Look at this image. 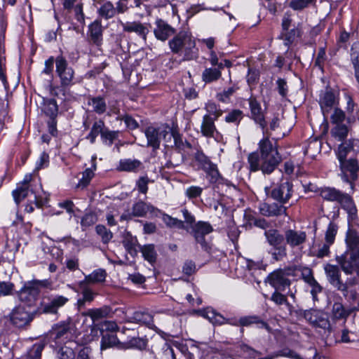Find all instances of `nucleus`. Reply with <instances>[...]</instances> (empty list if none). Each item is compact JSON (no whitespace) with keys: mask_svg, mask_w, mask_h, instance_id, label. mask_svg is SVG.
Listing matches in <instances>:
<instances>
[{"mask_svg":"<svg viewBox=\"0 0 359 359\" xmlns=\"http://www.w3.org/2000/svg\"><path fill=\"white\" fill-rule=\"evenodd\" d=\"M169 47L172 53L183 56V60H191L198 56V49L191 34L181 31L169 41Z\"/></svg>","mask_w":359,"mask_h":359,"instance_id":"obj_1","label":"nucleus"},{"mask_svg":"<svg viewBox=\"0 0 359 359\" xmlns=\"http://www.w3.org/2000/svg\"><path fill=\"white\" fill-rule=\"evenodd\" d=\"M261 152V170L264 174L271 173L281 161L276 148L273 147L269 137L259 142Z\"/></svg>","mask_w":359,"mask_h":359,"instance_id":"obj_2","label":"nucleus"},{"mask_svg":"<svg viewBox=\"0 0 359 359\" xmlns=\"http://www.w3.org/2000/svg\"><path fill=\"white\" fill-rule=\"evenodd\" d=\"M325 272L329 278L330 283L338 290L341 291L346 298L355 300L358 294L354 290H348L346 283H342L340 279V271L337 266L327 264L325 267Z\"/></svg>","mask_w":359,"mask_h":359,"instance_id":"obj_3","label":"nucleus"},{"mask_svg":"<svg viewBox=\"0 0 359 359\" xmlns=\"http://www.w3.org/2000/svg\"><path fill=\"white\" fill-rule=\"evenodd\" d=\"M295 271L296 270L291 267L276 270L267 277L268 282L276 291H283L290 286L289 277L293 276Z\"/></svg>","mask_w":359,"mask_h":359,"instance_id":"obj_4","label":"nucleus"},{"mask_svg":"<svg viewBox=\"0 0 359 359\" xmlns=\"http://www.w3.org/2000/svg\"><path fill=\"white\" fill-rule=\"evenodd\" d=\"M55 67V72L60 79L62 86L69 87L74 83V70L69 66L67 60L64 57L58 56L56 57Z\"/></svg>","mask_w":359,"mask_h":359,"instance_id":"obj_5","label":"nucleus"},{"mask_svg":"<svg viewBox=\"0 0 359 359\" xmlns=\"http://www.w3.org/2000/svg\"><path fill=\"white\" fill-rule=\"evenodd\" d=\"M340 162L341 169L342 180L350 184L351 188L353 187V182L358 178V172L359 171V165L358 161L355 158L348 160L338 158Z\"/></svg>","mask_w":359,"mask_h":359,"instance_id":"obj_6","label":"nucleus"},{"mask_svg":"<svg viewBox=\"0 0 359 359\" xmlns=\"http://www.w3.org/2000/svg\"><path fill=\"white\" fill-rule=\"evenodd\" d=\"M337 261L346 273H355L359 276V255L346 250L341 256L337 257Z\"/></svg>","mask_w":359,"mask_h":359,"instance_id":"obj_7","label":"nucleus"},{"mask_svg":"<svg viewBox=\"0 0 359 359\" xmlns=\"http://www.w3.org/2000/svg\"><path fill=\"white\" fill-rule=\"evenodd\" d=\"M213 231L212 225L207 222L200 221L192 226V234L197 243L202 249L208 251L210 249L209 243L205 240V236Z\"/></svg>","mask_w":359,"mask_h":359,"instance_id":"obj_8","label":"nucleus"},{"mask_svg":"<svg viewBox=\"0 0 359 359\" xmlns=\"http://www.w3.org/2000/svg\"><path fill=\"white\" fill-rule=\"evenodd\" d=\"M319 104L325 118L338 104V100L328 85L326 86V90L320 95Z\"/></svg>","mask_w":359,"mask_h":359,"instance_id":"obj_9","label":"nucleus"},{"mask_svg":"<svg viewBox=\"0 0 359 359\" xmlns=\"http://www.w3.org/2000/svg\"><path fill=\"white\" fill-rule=\"evenodd\" d=\"M330 333V324L327 313L321 311H316V338L317 334L320 337L323 344H326L325 339Z\"/></svg>","mask_w":359,"mask_h":359,"instance_id":"obj_10","label":"nucleus"},{"mask_svg":"<svg viewBox=\"0 0 359 359\" xmlns=\"http://www.w3.org/2000/svg\"><path fill=\"white\" fill-rule=\"evenodd\" d=\"M50 337L57 345L66 342H69L70 345L74 344L71 341L72 334L69 324H62L53 327L50 331Z\"/></svg>","mask_w":359,"mask_h":359,"instance_id":"obj_11","label":"nucleus"},{"mask_svg":"<svg viewBox=\"0 0 359 359\" xmlns=\"http://www.w3.org/2000/svg\"><path fill=\"white\" fill-rule=\"evenodd\" d=\"M11 323L17 327H23L29 324L33 317L25 307H15L9 315Z\"/></svg>","mask_w":359,"mask_h":359,"instance_id":"obj_12","label":"nucleus"},{"mask_svg":"<svg viewBox=\"0 0 359 359\" xmlns=\"http://www.w3.org/2000/svg\"><path fill=\"white\" fill-rule=\"evenodd\" d=\"M292 185L290 182H281L279 185L273 188L270 196L273 199L281 203H285L292 196Z\"/></svg>","mask_w":359,"mask_h":359,"instance_id":"obj_13","label":"nucleus"},{"mask_svg":"<svg viewBox=\"0 0 359 359\" xmlns=\"http://www.w3.org/2000/svg\"><path fill=\"white\" fill-rule=\"evenodd\" d=\"M163 128H155L149 126L145 129L144 134L147 140V146L151 147L153 149H159L162 135L172 136L168 134L166 131H162Z\"/></svg>","mask_w":359,"mask_h":359,"instance_id":"obj_14","label":"nucleus"},{"mask_svg":"<svg viewBox=\"0 0 359 359\" xmlns=\"http://www.w3.org/2000/svg\"><path fill=\"white\" fill-rule=\"evenodd\" d=\"M123 30L128 33H135L139 37L146 40L147 36L149 32V27L147 23H142L140 21L121 22Z\"/></svg>","mask_w":359,"mask_h":359,"instance_id":"obj_15","label":"nucleus"},{"mask_svg":"<svg viewBox=\"0 0 359 359\" xmlns=\"http://www.w3.org/2000/svg\"><path fill=\"white\" fill-rule=\"evenodd\" d=\"M39 293L38 287L34 283H29L20 290L18 292V298L20 302L30 306L36 301Z\"/></svg>","mask_w":359,"mask_h":359,"instance_id":"obj_16","label":"nucleus"},{"mask_svg":"<svg viewBox=\"0 0 359 359\" xmlns=\"http://www.w3.org/2000/svg\"><path fill=\"white\" fill-rule=\"evenodd\" d=\"M155 25L154 33L158 40L165 41L175 33V29L162 19H157Z\"/></svg>","mask_w":359,"mask_h":359,"instance_id":"obj_17","label":"nucleus"},{"mask_svg":"<svg viewBox=\"0 0 359 359\" xmlns=\"http://www.w3.org/2000/svg\"><path fill=\"white\" fill-rule=\"evenodd\" d=\"M248 102L252 118L257 124L259 125V126L263 130V132H264L266 127V123L265 121L264 116L262 112L260 104L258 102L256 98L252 96L249 98Z\"/></svg>","mask_w":359,"mask_h":359,"instance_id":"obj_18","label":"nucleus"},{"mask_svg":"<svg viewBox=\"0 0 359 359\" xmlns=\"http://www.w3.org/2000/svg\"><path fill=\"white\" fill-rule=\"evenodd\" d=\"M126 321L144 325L149 328L155 327L154 324L153 316L145 311H137L131 316H128Z\"/></svg>","mask_w":359,"mask_h":359,"instance_id":"obj_19","label":"nucleus"},{"mask_svg":"<svg viewBox=\"0 0 359 359\" xmlns=\"http://www.w3.org/2000/svg\"><path fill=\"white\" fill-rule=\"evenodd\" d=\"M93 6L97 8L100 16L105 20L113 18L116 14V8L109 1L93 0Z\"/></svg>","mask_w":359,"mask_h":359,"instance_id":"obj_20","label":"nucleus"},{"mask_svg":"<svg viewBox=\"0 0 359 359\" xmlns=\"http://www.w3.org/2000/svg\"><path fill=\"white\" fill-rule=\"evenodd\" d=\"M217 119L212 118L209 115H204L203 116L201 125V133L203 136L207 138H215L218 134V131L215 124Z\"/></svg>","mask_w":359,"mask_h":359,"instance_id":"obj_21","label":"nucleus"},{"mask_svg":"<svg viewBox=\"0 0 359 359\" xmlns=\"http://www.w3.org/2000/svg\"><path fill=\"white\" fill-rule=\"evenodd\" d=\"M346 251L359 255V233L348 228L346 234Z\"/></svg>","mask_w":359,"mask_h":359,"instance_id":"obj_22","label":"nucleus"},{"mask_svg":"<svg viewBox=\"0 0 359 359\" xmlns=\"http://www.w3.org/2000/svg\"><path fill=\"white\" fill-rule=\"evenodd\" d=\"M260 213L266 217H274L285 214L286 208L282 205H278L276 203H264L259 205Z\"/></svg>","mask_w":359,"mask_h":359,"instance_id":"obj_23","label":"nucleus"},{"mask_svg":"<svg viewBox=\"0 0 359 359\" xmlns=\"http://www.w3.org/2000/svg\"><path fill=\"white\" fill-rule=\"evenodd\" d=\"M31 175H27L23 182L18 184L17 188L12 191V195L16 205H18L28 196L29 193V182L31 180Z\"/></svg>","mask_w":359,"mask_h":359,"instance_id":"obj_24","label":"nucleus"},{"mask_svg":"<svg viewBox=\"0 0 359 359\" xmlns=\"http://www.w3.org/2000/svg\"><path fill=\"white\" fill-rule=\"evenodd\" d=\"M143 168V163L140 160L124 158L119 161L117 169L123 172H137Z\"/></svg>","mask_w":359,"mask_h":359,"instance_id":"obj_25","label":"nucleus"},{"mask_svg":"<svg viewBox=\"0 0 359 359\" xmlns=\"http://www.w3.org/2000/svg\"><path fill=\"white\" fill-rule=\"evenodd\" d=\"M306 235L304 231L289 229L285 233L286 243L292 248L299 246L306 241Z\"/></svg>","mask_w":359,"mask_h":359,"instance_id":"obj_26","label":"nucleus"},{"mask_svg":"<svg viewBox=\"0 0 359 359\" xmlns=\"http://www.w3.org/2000/svg\"><path fill=\"white\" fill-rule=\"evenodd\" d=\"M102 26L99 20H95L88 26L90 41L97 46L102 43Z\"/></svg>","mask_w":359,"mask_h":359,"instance_id":"obj_27","label":"nucleus"},{"mask_svg":"<svg viewBox=\"0 0 359 359\" xmlns=\"http://www.w3.org/2000/svg\"><path fill=\"white\" fill-rule=\"evenodd\" d=\"M111 313V309L109 306H104L98 309H88L86 311L82 312L81 315L85 317H90L94 324L96 321L109 317Z\"/></svg>","mask_w":359,"mask_h":359,"instance_id":"obj_28","label":"nucleus"},{"mask_svg":"<svg viewBox=\"0 0 359 359\" xmlns=\"http://www.w3.org/2000/svg\"><path fill=\"white\" fill-rule=\"evenodd\" d=\"M69 301L64 296H55L50 299L48 303L43 306V311L47 313H56L58 309L63 306Z\"/></svg>","mask_w":359,"mask_h":359,"instance_id":"obj_29","label":"nucleus"},{"mask_svg":"<svg viewBox=\"0 0 359 359\" xmlns=\"http://www.w3.org/2000/svg\"><path fill=\"white\" fill-rule=\"evenodd\" d=\"M351 151L359 152V140H350L348 142L341 143L338 148L337 158L344 159L346 158L348 153Z\"/></svg>","mask_w":359,"mask_h":359,"instance_id":"obj_30","label":"nucleus"},{"mask_svg":"<svg viewBox=\"0 0 359 359\" xmlns=\"http://www.w3.org/2000/svg\"><path fill=\"white\" fill-rule=\"evenodd\" d=\"M87 104L91 110L97 114H102L107 110V103L103 97L89 96L87 98Z\"/></svg>","mask_w":359,"mask_h":359,"instance_id":"obj_31","label":"nucleus"},{"mask_svg":"<svg viewBox=\"0 0 359 359\" xmlns=\"http://www.w3.org/2000/svg\"><path fill=\"white\" fill-rule=\"evenodd\" d=\"M292 268L296 270L294 274H293L294 277L299 276V274H301L303 280L311 286L310 292L313 296V298L314 299V278L313 276L312 269L305 266Z\"/></svg>","mask_w":359,"mask_h":359,"instance_id":"obj_32","label":"nucleus"},{"mask_svg":"<svg viewBox=\"0 0 359 359\" xmlns=\"http://www.w3.org/2000/svg\"><path fill=\"white\" fill-rule=\"evenodd\" d=\"M123 343H121L118 339L115 333H103L101 339V348L107 349L109 348L116 347L123 348Z\"/></svg>","mask_w":359,"mask_h":359,"instance_id":"obj_33","label":"nucleus"},{"mask_svg":"<svg viewBox=\"0 0 359 359\" xmlns=\"http://www.w3.org/2000/svg\"><path fill=\"white\" fill-rule=\"evenodd\" d=\"M241 327H249L252 325H257L259 328L268 329L269 325L258 316H245L240 318Z\"/></svg>","mask_w":359,"mask_h":359,"instance_id":"obj_34","label":"nucleus"},{"mask_svg":"<svg viewBox=\"0 0 359 359\" xmlns=\"http://www.w3.org/2000/svg\"><path fill=\"white\" fill-rule=\"evenodd\" d=\"M107 273L105 270L98 269L93 271L90 274L85 276V280L81 283L82 285L84 282L86 283H101L105 280Z\"/></svg>","mask_w":359,"mask_h":359,"instance_id":"obj_35","label":"nucleus"},{"mask_svg":"<svg viewBox=\"0 0 359 359\" xmlns=\"http://www.w3.org/2000/svg\"><path fill=\"white\" fill-rule=\"evenodd\" d=\"M123 244L126 251L130 253L131 256L134 257L137 255V240L129 232L125 233L123 236Z\"/></svg>","mask_w":359,"mask_h":359,"instance_id":"obj_36","label":"nucleus"},{"mask_svg":"<svg viewBox=\"0 0 359 359\" xmlns=\"http://www.w3.org/2000/svg\"><path fill=\"white\" fill-rule=\"evenodd\" d=\"M337 201L341 205L342 208L347 211L348 215L353 216L356 214V208L349 195L341 193Z\"/></svg>","mask_w":359,"mask_h":359,"instance_id":"obj_37","label":"nucleus"},{"mask_svg":"<svg viewBox=\"0 0 359 359\" xmlns=\"http://www.w3.org/2000/svg\"><path fill=\"white\" fill-rule=\"evenodd\" d=\"M147 346V340L140 337H132L123 343V348H135L140 351L144 350Z\"/></svg>","mask_w":359,"mask_h":359,"instance_id":"obj_38","label":"nucleus"},{"mask_svg":"<svg viewBox=\"0 0 359 359\" xmlns=\"http://www.w3.org/2000/svg\"><path fill=\"white\" fill-rule=\"evenodd\" d=\"M194 160L196 162L198 168L205 171L214 163L211 161L210 158L207 156L202 151H197L194 154Z\"/></svg>","mask_w":359,"mask_h":359,"instance_id":"obj_39","label":"nucleus"},{"mask_svg":"<svg viewBox=\"0 0 359 359\" xmlns=\"http://www.w3.org/2000/svg\"><path fill=\"white\" fill-rule=\"evenodd\" d=\"M153 209V206L143 201H139L133 205L132 208V215L135 217H144L146 214Z\"/></svg>","mask_w":359,"mask_h":359,"instance_id":"obj_40","label":"nucleus"},{"mask_svg":"<svg viewBox=\"0 0 359 359\" xmlns=\"http://www.w3.org/2000/svg\"><path fill=\"white\" fill-rule=\"evenodd\" d=\"M95 294L88 288L84 287L82 290V298L78 299L76 306L79 311L85 307L86 303H90L93 301Z\"/></svg>","mask_w":359,"mask_h":359,"instance_id":"obj_41","label":"nucleus"},{"mask_svg":"<svg viewBox=\"0 0 359 359\" xmlns=\"http://www.w3.org/2000/svg\"><path fill=\"white\" fill-rule=\"evenodd\" d=\"M203 316L213 325H222L226 324V318L213 309H208L204 311Z\"/></svg>","mask_w":359,"mask_h":359,"instance_id":"obj_42","label":"nucleus"},{"mask_svg":"<svg viewBox=\"0 0 359 359\" xmlns=\"http://www.w3.org/2000/svg\"><path fill=\"white\" fill-rule=\"evenodd\" d=\"M264 234L269 243L273 247H278L283 241V237L276 229L266 231Z\"/></svg>","mask_w":359,"mask_h":359,"instance_id":"obj_43","label":"nucleus"},{"mask_svg":"<svg viewBox=\"0 0 359 359\" xmlns=\"http://www.w3.org/2000/svg\"><path fill=\"white\" fill-rule=\"evenodd\" d=\"M222 76L219 69L206 68L202 73V80L205 83H212L217 81Z\"/></svg>","mask_w":359,"mask_h":359,"instance_id":"obj_44","label":"nucleus"},{"mask_svg":"<svg viewBox=\"0 0 359 359\" xmlns=\"http://www.w3.org/2000/svg\"><path fill=\"white\" fill-rule=\"evenodd\" d=\"M104 128V123L102 120H98L94 122L90 132L87 136V139H88L90 143L93 144L95 141L96 137L99 134L102 136V133H103Z\"/></svg>","mask_w":359,"mask_h":359,"instance_id":"obj_45","label":"nucleus"},{"mask_svg":"<svg viewBox=\"0 0 359 359\" xmlns=\"http://www.w3.org/2000/svg\"><path fill=\"white\" fill-rule=\"evenodd\" d=\"M140 250L145 260L148 261L150 264L156 262L157 254L154 245H145L140 248Z\"/></svg>","mask_w":359,"mask_h":359,"instance_id":"obj_46","label":"nucleus"},{"mask_svg":"<svg viewBox=\"0 0 359 359\" xmlns=\"http://www.w3.org/2000/svg\"><path fill=\"white\" fill-rule=\"evenodd\" d=\"M318 192L320 196L327 201H337L340 196L341 192L334 188L326 187L324 189L316 190V193Z\"/></svg>","mask_w":359,"mask_h":359,"instance_id":"obj_47","label":"nucleus"},{"mask_svg":"<svg viewBox=\"0 0 359 359\" xmlns=\"http://www.w3.org/2000/svg\"><path fill=\"white\" fill-rule=\"evenodd\" d=\"M204 109L206 111L205 115H209L212 118L217 119L222 115V110L213 102L209 101L205 103Z\"/></svg>","mask_w":359,"mask_h":359,"instance_id":"obj_48","label":"nucleus"},{"mask_svg":"<svg viewBox=\"0 0 359 359\" xmlns=\"http://www.w3.org/2000/svg\"><path fill=\"white\" fill-rule=\"evenodd\" d=\"M44 113L50 117V118H55L57 114L58 107L57 102L54 99H49L46 100L43 106Z\"/></svg>","mask_w":359,"mask_h":359,"instance_id":"obj_49","label":"nucleus"},{"mask_svg":"<svg viewBox=\"0 0 359 359\" xmlns=\"http://www.w3.org/2000/svg\"><path fill=\"white\" fill-rule=\"evenodd\" d=\"M348 129L344 124H336L332 129V136L339 141H343L348 135Z\"/></svg>","mask_w":359,"mask_h":359,"instance_id":"obj_50","label":"nucleus"},{"mask_svg":"<svg viewBox=\"0 0 359 359\" xmlns=\"http://www.w3.org/2000/svg\"><path fill=\"white\" fill-rule=\"evenodd\" d=\"M57 359H75V353L72 345L60 347L57 351Z\"/></svg>","mask_w":359,"mask_h":359,"instance_id":"obj_51","label":"nucleus"},{"mask_svg":"<svg viewBox=\"0 0 359 359\" xmlns=\"http://www.w3.org/2000/svg\"><path fill=\"white\" fill-rule=\"evenodd\" d=\"M162 219L166 226L170 228H177L178 229H184L185 228L183 221L174 218L167 214H164Z\"/></svg>","mask_w":359,"mask_h":359,"instance_id":"obj_52","label":"nucleus"},{"mask_svg":"<svg viewBox=\"0 0 359 359\" xmlns=\"http://www.w3.org/2000/svg\"><path fill=\"white\" fill-rule=\"evenodd\" d=\"M94 177V172L91 168L86 169L82 173V177L79 180V183L76 184L77 189H83L89 184L90 180Z\"/></svg>","mask_w":359,"mask_h":359,"instance_id":"obj_53","label":"nucleus"},{"mask_svg":"<svg viewBox=\"0 0 359 359\" xmlns=\"http://www.w3.org/2000/svg\"><path fill=\"white\" fill-rule=\"evenodd\" d=\"M43 348L44 344L41 343L34 344L27 351L25 359H41Z\"/></svg>","mask_w":359,"mask_h":359,"instance_id":"obj_54","label":"nucleus"},{"mask_svg":"<svg viewBox=\"0 0 359 359\" xmlns=\"http://www.w3.org/2000/svg\"><path fill=\"white\" fill-rule=\"evenodd\" d=\"M96 233L101 237L103 243H108L113 238L112 232L107 229L104 225H97L95 227Z\"/></svg>","mask_w":359,"mask_h":359,"instance_id":"obj_55","label":"nucleus"},{"mask_svg":"<svg viewBox=\"0 0 359 359\" xmlns=\"http://www.w3.org/2000/svg\"><path fill=\"white\" fill-rule=\"evenodd\" d=\"M206 173L207 177L209 178L210 183H217L222 179V176L218 170L217 166L215 163L210 166L204 171Z\"/></svg>","mask_w":359,"mask_h":359,"instance_id":"obj_56","label":"nucleus"},{"mask_svg":"<svg viewBox=\"0 0 359 359\" xmlns=\"http://www.w3.org/2000/svg\"><path fill=\"white\" fill-rule=\"evenodd\" d=\"M97 221V216L93 212H88L84 215L81 219V225L82 229L84 231L87 228L95 224Z\"/></svg>","mask_w":359,"mask_h":359,"instance_id":"obj_57","label":"nucleus"},{"mask_svg":"<svg viewBox=\"0 0 359 359\" xmlns=\"http://www.w3.org/2000/svg\"><path fill=\"white\" fill-rule=\"evenodd\" d=\"M101 334L103 333H114L118 330L117 324L114 321L106 320L100 323L99 325Z\"/></svg>","mask_w":359,"mask_h":359,"instance_id":"obj_58","label":"nucleus"},{"mask_svg":"<svg viewBox=\"0 0 359 359\" xmlns=\"http://www.w3.org/2000/svg\"><path fill=\"white\" fill-rule=\"evenodd\" d=\"M248 163L251 171L255 172L261 170V156L257 153H251L248 156Z\"/></svg>","mask_w":359,"mask_h":359,"instance_id":"obj_59","label":"nucleus"},{"mask_svg":"<svg viewBox=\"0 0 359 359\" xmlns=\"http://www.w3.org/2000/svg\"><path fill=\"white\" fill-rule=\"evenodd\" d=\"M238 88L231 86L227 89L224 90L222 92L218 93L216 95L217 99L222 102H228L230 97L237 90Z\"/></svg>","mask_w":359,"mask_h":359,"instance_id":"obj_60","label":"nucleus"},{"mask_svg":"<svg viewBox=\"0 0 359 359\" xmlns=\"http://www.w3.org/2000/svg\"><path fill=\"white\" fill-rule=\"evenodd\" d=\"M243 118V111L240 109H233L228 113L225 117L227 123H233L238 124Z\"/></svg>","mask_w":359,"mask_h":359,"instance_id":"obj_61","label":"nucleus"},{"mask_svg":"<svg viewBox=\"0 0 359 359\" xmlns=\"http://www.w3.org/2000/svg\"><path fill=\"white\" fill-rule=\"evenodd\" d=\"M338 226L334 223L330 222L325 233V241L328 243H334Z\"/></svg>","mask_w":359,"mask_h":359,"instance_id":"obj_62","label":"nucleus"},{"mask_svg":"<svg viewBox=\"0 0 359 359\" xmlns=\"http://www.w3.org/2000/svg\"><path fill=\"white\" fill-rule=\"evenodd\" d=\"M203 189L198 186H191L185 191V196L189 199H194L201 196Z\"/></svg>","mask_w":359,"mask_h":359,"instance_id":"obj_63","label":"nucleus"},{"mask_svg":"<svg viewBox=\"0 0 359 359\" xmlns=\"http://www.w3.org/2000/svg\"><path fill=\"white\" fill-rule=\"evenodd\" d=\"M351 58L354 67H359V44L354 43L351 49Z\"/></svg>","mask_w":359,"mask_h":359,"instance_id":"obj_64","label":"nucleus"}]
</instances>
